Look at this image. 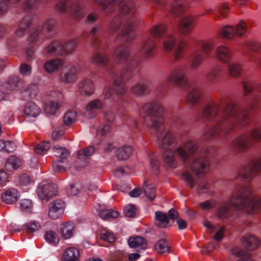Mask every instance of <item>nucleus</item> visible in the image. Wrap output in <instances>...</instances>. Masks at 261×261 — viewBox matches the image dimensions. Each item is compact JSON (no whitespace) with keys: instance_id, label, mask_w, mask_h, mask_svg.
<instances>
[{"instance_id":"nucleus-1","label":"nucleus","mask_w":261,"mask_h":261,"mask_svg":"<svg viewBox=\"0 0 261 261\" xmlns=\"http://www.w3.org/2000/svg\"><path fill=\"white\" fill-rule=\"evenodd\" d=\"M142 109L145 114L143 124L155 132L159 147L166 149L163 153V159L167 166L176 168L178 160L185 164L189 161L190 156L198 154L200 151L198 144L193 140H187L174 150L167 149L169 147L175 145L176 142L174 136L169 131L162 137L165 127L163 119L164 110L160 103L157 102L146 103Z\"/></svg>"},{"instance_id":"nucleus-2","label":"nucleus","mask_w":261,"mask_h":261,"mask_svg":"<svg viewBox=\"0 0 261 261\" xmlns=\"http://www.w3.org/2000/svg\"><path fill=\"white\" fill-rule=\"evenodd\" d=\"M202 116L214 124L202 134L207 140L213 138L223 139L233 129L234 122L240 128L249 123L248 111L239 103H227L225 97H221L218 102L206 105L202 112Z\"/></svg>"},{"instance_id":"nucleus-3","label":"nucleus","mask_w":261,"mask_h":261,"mask_svg":"<svg viewBox=\"0 0 261 261\" xmlns=\"http://www.w3.org/2000/svg\"><path fill=\"white\" fill-rule=\"evenodd\" d=\"M97 9L107 13H111L117 8L120 13L116 15L109 24L110 34H114L119 30V37L124 42L132 40L135 35L133 31L137 20L136 9L132 4L125 0H93Z\"/></svg>"},{"instance_id":"nucleus-4","label":"nucleus","mask_w":261,"mask_h":261,"mask_svg":"<svg viewBox=\"0 0 261 261\" xmlns=\"http://www.w3.org/2000/svg\"><path fill=\"white\" fill-rule=\"evenodd\" d=\"M251 190L247 186L236 188L232 193L229 201L220 203L218 207L217 216L220 219H226L231 216V207L247 214L256 213L259 207L258 198L250 200Z\"/></svg>"},{"instance_id":"nucleus-5","label":"nucleus","mask_w":261,"mask_h":261,"mask_svg":"<svg viewBox=\"0 0 261 261\" xmlns=\"http://www.w3.org/2000/svg\"><path fill=\"white\" fill-rule=\"evenodd\" d=\"M140 62L136 58H130L125 68L120 75L113 71L110 74L113 80V88L109 89L105 95V98L114 99V95L124 94L126 89L122 83L123 81L128 80L138 71Z\"/></svg>"},{"instance_id":"nucleus-6","label":"nucleus","mask_w":261,"mask_h":261,"mask_svg":"<svg viewBox=\"0 0 261 261\" xmlns=\"http://www.w3.org/2000/svg\"><path fill=\"white\" fill-rule=\"evenodd\" d=\"M198 149L200 151L198 154L192 155L189 158L192 159L190 168L191 172L196 176L203 177L210 169V164L207 159V151L199 146Z\"/></svg>"},{"instance_id":"nucleus-7","label":"nucleus","mask_w":261,"mask_h":261,"mask_svg":"<svg viewBox=\"0 0 261 261\" xmlns=\"http://www.w3.org/2000/svg\"><path fill=\"white\" fill-rule=\"evenodd\" d=\"M261 171V158H256L248 161L239 171V175L244 179H250Z\"/></svg>"},{"instance_id":"nucleus-8","label":"nucleus","mask_w":261,"mask_h":261,"mask_svg":"<svg viewBox=\"0 0 261 261\" xmlns=\"http://www.w3.org/2000/svg\"><path fill=\"white\" fill-rule=\"evenodd\" d=\"M37 193L41 200L47 201L57 195V186L53 183L42 182L38 187Z\"/></svg>"},{"instance_id":"nucleus-9","label":"nucleus","mask_w":261,"mask_h":261,"mask_svg":"<svg viewBox=\"0 0 261 261\" xmlns=\"http://www.w3.org/2000/svg\"><path fill=\"white\" fill-rule=\"evenodd\" d=\"M90 44L95 49H102L105 46L103 32L100 25H97L92 28L89 34Z\"/></svg>"},{"instance_id":"nucleus-10","label":"nucleus","mask_w":261,"mask_h":261,"mask_svg":"<svg viewBox=\"0 0 261 261\" xmlns=\"http://www.w3.org/2000/svg\"><path fill=\"white\" fill-rule=\"evenodd\" d=\"M167 80L183 88L189 84L187 82L184 70L181 67H177L172 70L167 76Z\"/></svg>"},{"instance_id":"nucleus-11","label":"nucleus","mask_w":261,"mask_h":261,"mask_svg":"<svg viewBox=\"0 0 261 261\" xmlns=\"http://www.w3.org/2000/svg\"><path fill=\"white\" fill-rule=\"evenodd\" d=\"M65 202L61 199H57L50 202L48 205V217L53 220L60 218L64 213Z\"/></svg>"},{"instance_id":"nucleus-12","label":"nucleus","mask_w":261,"mask_h":261,"mask_svg":"<svg viewBox=\"0 0 261 261\" xmlns=\"http://www.w3.org/2000/svg\"><path fill=\"white\" fill-rule=\"evenodd\" d=\"M246 31V25L243 22H241L236 28L230 25H227L223 28L221 33L222 37L230 39L235 35L237 36L242 35Z\"/></svg>"},{"instance_id":"nucleus-13","label":"nucleus","mask_w":261,"mask_h":261,"mask_svg":"<svg viewBox=\"0 0 261 261\" xmlns=\"http://www.w3.org/2000/svg\"><path fill=\"white\" fill-rule=\"evenodd\" d=\"M94 152L95 149L91 146L79 150L77 154V159L75 162V167L79 169L84 168L88 163L89 157L93 154Z\"/></svg>"},{"instance_id":"nucleus-14","label":"nucleus","mask_w":261,"mask_h":261,"mask_svg":"<svg viewBox=\"0 0 261 261\" xmlns=\"http://www.w3.org/2000/svg\"><path fill=\"white\" fill-rule=\"evenodd\" d=\"M35 21V16L28 15L23 17L17 24V29L15 31L16 35L18 37H22L29 28Z\"/></svg>"},{"instance_id":"nucleus-15","label":"nucleus","mask_w":261,"mask_h":261,"mask_svg":"<svg viewBox=\"0 0 261 261\" xmlns=\"http://www.w3.org/2000/svg\"><path fill=\"white\" fill-rule=\"evenodd\" d=\"M187 89V100L192 104L198 103L201 95V89L197 86L189 84L185 88Z\"/></svg>"},{"instance_id":"nucleus-16","label":"nucleus","mask_w":261,"mask_h":261,"mask_svg":"<svg viewBox=\"0 0 261 261\" xmlns=\"http://www.w3.org/2000/svg\"><path fill=\"white\" fill-rule=\"evenodd\" d=\"M53 97H56L58 100L57 102L50 101L45 104L44 110L47 114L54 115L56 111L59 109L61 105V100L63 99L62 93L59 91L54 92L51 94Z\"/></svg>"},{"instance_id":"nucleus-17","label":"nucleus","mask_w":261,"mask_h":261,"mask_svg":"<svg viewBox=\"0 0 261 261\" xmlns=\"http://www.w3.org/2000/svg\"><path fill=\"white\" fill-rule=\"evenodd\" d=\"M60 80L67 84L72 83L74 82L77 79V71L75 67L69 66L60 73Z\"/></svg>"},{"instance_id":"nucleus-18","label":"nucleus","mask_w":261,"mask_h":261,"mask_svg":"<svg viewBox=\"0 0 261 261\" xmlns=\"http://www.w3.org/2000/svg\"><path fill=\"white\" fill-rule=\"evenodd\" d=\"M24 117L31 119L36 118L40 113L41 110L32 101L27 102L23 110Z\"/></svg>"},{"instance_id":"nucleus-19","label":"nucleus","mask_w":261,"mask_h":261,"mask_svg":"<svg viewBox=\"0 0 261 261\" xmlns=\"http://www.w3.org/2000/svg\"><path fill=\"white\" fill-rule=\"evenodd\" d=\"M222 68L220 66H216L211 68L205 75L208 83L211 84L218 83L221 78Z\"/></svg>"},{"instance_id":"nucleus-20","label":"nucleus","mask_w":261,"mask_h":261,"mask_svg":"<svg viewBox=\"0 0 261 261\" xmlns=\"http://www.w3.org/2000/svg\"><path fill=\"white\" fill-rule=\"evenodd\" d=\"M130 91L134 95L137 97L149 94L150 92L148 84L145 82H140L133 84L131 87Z\"/></svg>"},{"instance_id":"nucleus-21","label":"nucleus","mask_w":261,"mask_h":261,"mask_svg":"<svg viewBox=\"0 0 261 261\" xmlns=\"http://www.w3.org/2000/svg\"><path fill=\"white\" fill-rule=\"evenodd\" d=\"M71 16L75 19H80L84 17L87 12L86 8L78 2H73L70 6Z\"/></svg>"},{"instance_id":"nucleus-22","label":"nucleus","mask_w":261,"mask_h":261,"mask_svg":"<svg viewBox=\"0 0 261 261\" xmlns=\"http://www.w3.org/2000/svg\"><path fill=\"white\" fill-rule=\"evenodd\" d=\"M155 44L149 36H146L142 41L141 51L147 57H151L154 53Z\"/></svg>"},{"instance_id":"nucleus-23","label":"nucleus","mask_w":261,"mask_h":261,"mask_svg":"<svg viewBox=\"0 0 261 261\" xmlns=\"http://www.w3.org/2000/svg\"><path fill=\"white\" fill-rule=\"evenodd\" d=\"M80 252L77 248L69 247L66 248L61 257V261H80Z\"/></svg>"},{"instance_id":"nucleus-24","label":"nucleus","mask_w":261,"mask_h":261,"mask_svg":"<svg viewBox=\"0 0 261 261\" xmlns=\"http://www.w3.org/2000/svg\"><path fill=\"white\" fill-rule=\"evenodd\" d=\"M44 50L46 54L51 56H64L63 43L59 41L51 42Z\"/></svg>"},{"instance_id":"nucleus-25","label":"nucleus","mask_w":261,"mask_h":261,"mask_svg":"<svg viewBox=\"0 0 261 261\" xmlns=\"http://www.w3.org/2000/svg\"><path fill=\"white\" fill-rule=\"evenodd\" d=\"M3 201L7 204H13L18 200L19 194L15 188H10L1 195Z\"/></svg>"},{"instance_id":"nucleus-26","label":"nucleus","mask_w":261,"mask_h":261,"mask_svg":"<svg viewBox=\"0 0 261 261\" xmlns=\"http://www.w3.org/2000/svg\"><path fill=\"white\" fill-rule=\"evenodd\" d=\"M102 106V102L99 100L95 99L90 101L86 107L85 116L88 119L94 118L96 115L95 111L101 109Z\"/></svg>"},{"instance_id":"nucleus-27","label":"nucleus","mask_w":261,"mask_h":261,"mask_svg":"<svg viewBox=\"0 0 261 261\" xmlns=\"http://www.w3.org/2000/svg\"><path fill=\"white\" fill-rule=\"evenodd\" d=\"M193 18L191 16H185L179 23V29L184 34H188L191 32L194 28Z\"/></svg>"},{"instance_id":"nucleus-28","label":"nucleus","mask_w":261,"mask_h":261,"mask_svg":"<svg viewBox=\"0 0 261 261\" xmlns=\"http://www.w3.org/2000/svg\"><path fill=\"white\" fill-rule=\"evenodd\" d=\"M79 89L81 95H91L94 92V86L91 80L85 79L80 83Z\"/></svg>"},{"instance_id":"nucleus-29","label":"nucleus","mask_w":261,"mask_h":261,"mask_svg":"<svg viewBox=\"0 0 261 261\" xmlns=\"http://www.w3.org/2000/svg\"><path fill=\"white\" fill-rule=\"evenodd\" d=\"M63 62L59 59H52L47 61L44 64L43 67L45 71L49 73L58 71L62 66Z\"/></svg>"},{"instance_id":"nucleus-30","label":"nucleus","mask_w":261,"mask_h":261,"mask_svg":"<svg viewBox=\"0 0 261 261\" xmlns=\"http://www.w3.org/2000/svg\"><path fill=\"white\" fill-rule=\"evenodd\" d=\"M242 243L249 250L256 249L259 244V241L254 236L250 234H246L242 238Z\"/></svg>"},{"instance_id":"nucleus-31","label":"nucleus","mask_w":261,"mask_h":261,"mask_svg":"<svg viewBox=\"0 0 261 261\" xmlns=\"http://www.w3.org/2000/svg\"><path fill=\"white\" fill-rule=\"evenodd\" d=\"M233 145L241 151L248 150L252 145V143L248 140L246 135H241L236 138L233 143Z\"/></svg>"},{"instance_id":"nucleus-32","label":"nucleus","mask_w":261,"mask_h":261,"mask_svg":"<svg viewBox=\"0 0 261 261\" xmlns=\"http://www.w3.org/2000/svg\"><path fill=\"white\" fill-rule=\"evenodd\" d=\"M155 224L159 228H165L169 226V219L166 214L157 211L155 213Z\"/></svg>"},{"instance_id":"nucleus-33","label":"nucleus","mask_w":261,"mask_h":261,"mask_svg":"<svg viewBox=\"0 0 261 261\" xmlns=\"http://www.w3.org/2000/svg\"><path fill=\"white\" fill-rule=\"evenodd\" d=\"M218 58L225 63H228L231 58V51L227 47L220 45L216 50Z\"/></svg>"},{"instance_id":"nucleus-34","label":"nucleus","mask_w":261,"mask_h":261,"mask_svg":"<svg viewBox=\"0 0 261 261\" xmlns=\"http://www.w3.org/2000/svg\"><path fill=\"white\" fill-rule=\"evenodd\" d=\"M133 152V149L130 146H123L117 148L116 151V156L119 161H125L129 158Z\"/></svg>"},{"instance_id":"nucleus-35","label":"nucleus","mask_w":261,"mask_h":261,"mask_svg":"<svg viewBox=\"0 0 261 261\" xmlns=\"http://www.w3.org/2000/svg\"><path fill=\"white\" fill-rule=\"evenodd\" d=\"M182 0H175L171 4L169 11L174 16H179L185 11Z\"/></svg>"},{"instance_id":"nucleus-36","label":"nucleus","mask_w":261,"mask_h":261,"mask_svg":"<svg viewBox=\"0 0 261 261\" xmlns=\"http://www.w3.org/2000/svg\"><path fill=\"white\" fill-rule=\"evenodd\" d=\"M167 32V25L160 23L153 25L149 30L150 34L155 38H160Z\"/></svg>"},{"instance_id":"nucleus-37","label":"nucleus","mask_w":261,"mask_h":261,"mask_svg":"<svg viewBox=\"0 0 261 261\" xmlns=\"http://www.w3.org/2000/svg\"><path fill=\"white\" fill-rule=\"evenodd\" d=\"M129 48L124 45L118 46L115 50L114 55L119 60L126 61L129 58Z\"/></svg>"},{"instance_id":"nucleus-38","label":"nucleus","mask_w":261,"mask_h":261,"mask_svg":"<svg viewBox=\"0 0 261 261\" xmlns=\"http://www.w3.org/2000/svg\"><path fill=\"white\" fill-rule=\"evenodd\" d=\"M53 150L55 156L59 158L60 162H64L69 156L70 152L65 147L56 145L53 148Z\"/></svg>"},{"instance_id":"nucleus-39","label":"nucleus","mask_w":261,"mask_h":261,"mask_svg":"<svg viewBox=\"0 0 261 261\" xmlns=\"http://www.w3.org/2000/svg\"><path fill=\"white\" fill-rule=\"evenodd\" d=\"M128 243L131 248H135L140 247L143 250L146 248L147 241L144 238L140 236L129 238Z\"/></svg>"},{"instance_id":"nucleus-40","label":"nucleus","mask_w":261,"mask_h":261,"mask_svg":"<svg viewBox=\"0 0 261 261\" xmlns=\"http://www.w3.org/2000/svg\"><path fill=\"white\" fill-rule=\"evenodd\" d=\"M46 0H25L22 8L25 11H34L38 9L40 4L44 3Z\"/></svg>"},{"instance_id":"nucleus-41","label":"nucleus","mask_w":261,"mask_h":261,"mask_svg":"<svg viewBox=\"0 0 261 261\" xmlns=\"http://www.w3.org/2000/svg\"><path fill=\"white\" fill-rule=\"evenodd\" d=\"M74 225L73 223L67 222L61 225L60 230L62 237L65 239L70 238L73 235Z\"/></svg>"},{"instance_id":"nucleus-42","label":"nucleus","mask_w":261,"mask_h":261,"mask_svg":"<svg viewBox=\"0 0 261 261\" xmlns=\"http://www.w3.org/2000/svg\"><path fill=\"white\" fill-rule=\"evenodd\" d=\"M22 85V81L17 75H12L6 83V88L10 91H13L19 88Z\"/></svg>"},{"instance_id":"nucleus-43","label":"nucleus","mask_w":261,"mask_h":261,"mask_svg":"<svg viewBox=\"0 0 261 261\" xmlns=\"http://www.w3.org/2000/svg\"><path fill=\"white\" fill-rule=\"evenodd\" d=\"M176 38L171 35L169 34L162 38L163 48L166 51H171L175 45Z\"/></svg>"},{"instance_id":"nucleus-44","label":"nucleus","mask_w":261,"mask_h":261,"mask_svg":"<svg viewBox=\"0 0 261 261\" xmlns=\"http://www.w3.org/2000/svg\"><path fill=\"white\" fill-rule=\"evenodd\" d=\"M91 62L94 65L106 66L108 65L109 60L106 54L98 53L93 56L91 59Z\"/></svg>"},{"instance_id":"nucleus-45","label":"nucleus","mask_w":261,"mask_h":261,"mask_svg":"<svg viewBox=\"0 0 261 261\" xmlns=\"http://www.w3.org/2000/svg\"><path fill=\"white\" fill-rule=\"evenodd\" d=\"M204 55L200 51H195L193 53L191 59V66L193 68H197L204 60Z\"/></svg>"},{"instance_id":"nucleus-46","label":"nucleus","mask_w":261,"mask_h":261,"mask_svg":"<svg viewBox=\"0 0 261 261\" xmlns=\"http://www.w3.org/2000/svg\"><path fill=\"white\" fill-rule=\"evenodd\" d=\"M170 248V247L165 239H160L154 246V250L161 254L169 252Z\"/></svg>"},{"instance_id":"nucleus-47","label":"nucleus","mask_w":261,"mask_h":261,"mask_svg":"<svg viewBox=\"0 0 261 261\" xmlns=\"http://www.w3.org/2000/svg\"><path fill=\"white\" fill-rule=\"evenodd\" d=\"M77 45V40L74 39H71L66 41L63 44V55H70L76 48Z\"/></svg>"},{"instance_id":"nucleus-48","label":"nucleus","mask_w":261,"mask_h":261,"mask_svg":"<svg viewBox=\"0 0 261 261\" xmlns=\"http://www.w3.org/2000/svg\"><path fill=\"white\" fill-rule=\"evenodd\" d=\"M15 144L10 141L0 140V150L6 153H10L16 149Z\"/></svg>"},{"instance_id":"nucleus-49","label":"nucleus","mask_w":261,"mask_h":261,"mask_svg":"<svg viewBox=\"0 0 261 261\" xmlns=\"http://www.w3.org/2000/svg\"><path fill=\"white\" fill-rule=\"evenodd\" d=\"M21 165L20 160L15 156H10L6 163L5 167L7 170L11 171L18 168Z\"/></svg>"},{"instance_id":"nucleus-50","label":"nucleus","mask_w":261,"mask_h":261,"mask_svg":"<svg viewBox=\"0 0 261 261\" xmlns=\"http://www.w3.org/2000/svg\"><path fill=\"white\" fill-rule=\"evenodd\" d=\"M143 192L148 199L153 201L155 197V187L153 184L147 185L146 181L143 184Z\"/></svg>"},{"instance_id":"nucleus-51","label":"nucleus","mask_w":261,"mask_h":261,"mask_svg":"<svg viewBox=\"0 0 261 261\" xmlns=\"http://www.w3.org/2000/svg\"><path fill=\"white\" fill-rule=\"evenodd\" d=\"M56 21L53 18H48L43 24V31L44 30L47 33L55 34L56 33Z\"/></svg>"},{"instance_id":"nucleus-52","label":"nucleus","mask_w":261,"mask_h":261,"mask_svg":"<svg viewBox=\"0 0 261 261\" xmlns=\"http://www.w3.org/2000/svg\"><path fill=\"white\" fill-rule=\"evenodd\" d=\"M228 70L230 75L238 77L241 73V67L240 64L233 62L228 65Z\"/></svg>"},{"instance_id":"nucleus-53","label":"nucleus","mask_w":261,"mask_h":261,"mask_svg":"<svg viewBox=\"0 0 261 261\" xmlns=\"http://www.w3.org/2000/svg\"><path fill=\"white\" fill-rule=\"evenodd\" d=\"M99 217L103 220L110 218H116L119 216V213L111 210H101L99 213Z\"/></svg>"},{"instance_id":"nucleus-54","label":"nucleus","mask_w":261,"mask_h":261,"mask_svg":"<svg viewBox=\"0 0 261 261\" xmlns=\"http://www.w3.org/2000/svg\"><path fill=\"white\" fill-rule=\"evenodd\" d=\"M50 148V145L48 141H44L38 144L34 148L35 152L38 154H43L46 153Z\"/></svg>"},{"instance_id":"nucleus-55","label":"nucleus","mask_w":261,"mask_h":261,"mask_svg":"<svg viewBox=\"0 0 261 261\" xmlns=\"http://www.w3.org/2000/svg\"><path fill=\"white\" fill-rule=\"evenodd\" d=\"M215 43L213 42H202L200 43V46L202 51L207 57H213L212 50L214 47Z\"/></svg>"},{"instance_id":"nucleus-56","label":"nucleus","mask_w":261,"mask_h":261,"mask_svg":"<svg viewBox=\"0 0 261 261\" xmlns=\"http://www.w3.org/2000/svg\"><path fill=\"white\" fill-rule=\"evenodd\" d=\"M182 177L186 184L190 189H193L196 184V180L193 175L188 171H185L182 174Z\"/></svg>"},{"instance_id":"nucleus-57","label":"nucleus","mask_w":261,"mask_h":261,"mask_svg":"<svg viewBox=\"0 0 261 261\" xmlns=\"http://www.w3.org/2000/svg\"><path fill=\"white\" fill-rule=\"evenodd\" d=\"M76 113L75 111H69L67 112L63 117V122L66 126H69L76 120Z\"/></svg>"},{"instance_id":"nucleus-58","label":"nucleus","mask_w":261,"mask_h":261,"mask_svg":"<svg viewBox=\"0 0 261 261\" xmlns=\"http://www.w3.org/2000/svg\"><path fill=\"white\" fill-rule=\"evenodd\" d=\"M41 228V224L36 221L29 222L24 225V229L30 233L38 231Z\"/></svg>"},{"instance_id":"nucleus-59","label":"nucleus","mask_w":261,"mask_h":261,"mask_svg":"<svg viewBox=\"0 0 261 261\" xmlns=\"http://www.w3.org/2000/svg\"><path fill=\"white\" fill-rule=\"evenodd\" d=\"M42 35H43V29L41 27H37L30 34L29 41L31 42H35Z\"/></svg>"},{"instance_id":"nucleus-60","label":"nucleus","mask_w":261,"mask_h":261,"mask_svg":"<svg viewBox=\"0 0 261 261\" xmlns=\"http://www.w3.org/2000/svg\"><path fill=\"white\" fill-rule=\"evenodd\" d=\"M187 46V43L185 41L179 42L177 47L173 53V57L175 61L179 59L181 56L182 50Z\"/></svg>"},{"instance_id":"nucleus-61","label":"nucleus","mask_w":261,"mask_h":261,"mask_svg":"<svg viewBox=\"0 0 261 261\" xmlns=\"http://www.w3.org/2000/svg\"><path fill=\"white\" fill-rule=\"evenodd\" d=\"M45 240L49 243H58L59 238L56 232L52 230L47 231L45 235Z\"/></svg>"},{"instance_id":"nucleus-62","label":"nucleus","mask_w":261,"mask_h":261,"mask_svg":"<svg viewBox=\"0 0 261 261\" xmlns=\"http://www.w3.org/2000/svg\"><path fill=\"white\" fill-rule=\"evenodd\" d=\"M244 94L247 95L250 93L254 89V82L250 80L243 81L242 82Z\"/></svg>"},{"instance_id":"nucleus-63","label":"nucleus","mask_w":261,"mask_h":261,"mask_svg":"<svg viewBox=\"0 0 261 261\" xmlns=\"http://www.w3.org/2000/svg\"><path fill=\"white\" fill-rule=\"evenodd\" d=\"M150 164L153 173L157 174L160 168V163L156 156L153 155L150 156Z\"/></svg>"},{"instance_id":"nucleus-64","label":"nucleus","mask_w":261,"mask_h":261,"mask_svg":"<svg viewBox=\"0 0 261 261\" xmlns=\"http://www.w3.org/2000/svg\"><path fill=\"white\" fill-rule=\"evenodd\" d=\"M123 211L125 216L128 218H133L136 214V207L135 205L129 204L125 206Z\"/></svg>"}]
</instances>
